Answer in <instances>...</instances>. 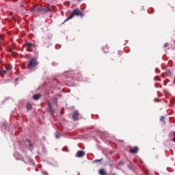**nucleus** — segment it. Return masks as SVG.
Returning <instances> with one entry per match:
<instances>
[{
  "label": "nucleus",
  "instance_id": "10",
  "mask_svg": "<svg viewBox=\"0 0 175 175\" xmlns=\"http://www.w3.org/2000/svg\"><path fill=\"white\" fill-rule=\"evenodd\" d=\"M5 70H12V68L11 65L8 64L5 66Z\"/></svg>",
  "mask_w": 175,
  "mask_h": 175
},
{
  "label": "nucleus",
  "instance_id": "20",
  "mask_svg": "<svg viewBox=\"0 0 175 175\" xmlns=\"http://www.w3.org/2000/svg\"><path fill=\"white\" fill-rule=\"evenodd\" d=\"M43 11L47 12H50L51 10L50 9H44Z\"/></svg>",
  "mask_w": 175,
  "mask_h": 175
},
{
  "label": "nucleus",
  "instance_id": "11",
  "mask_svg": "<svg viewBox=\"0 0 175 175\" xmlns=\"http://www.w3.org/2000/svg\"><path fill=\"white\" fill-rule=\"evenodd\" d=\"M27 110H32V104H31L30 103H27Z\"/></svg>",
  "mask_w": 175,
  "mask_h": 175
},
{
  "label": "nucleus",
  "instance_id": "15",
  "mask_svg": "<svg viewBox=\"0 0 175 175\" xmlns=\"http://www.w3.org/2000/svg\"><path fill=\"white\" fill-rule=\"evenodd\" d=\"M44 9L42 7L37 8L36 12L39 13V12H43Z\"/></svg>",
  "mask_w": 175,
  "mask_h": 175
},
{
  "label": "nucleus",
  "instance_id": "26",
  "mask_svg": "<svg viewBox=\"0 0 175 175\" xmlns=\"http://www.w3.org/2000/svg\"><path fill=\"white\" fill-rule=\"evenodd\" d=\"M31 12H35V10H34V9H32V10H31Z\"/></svg>",
  "mask_w": 175,
  "mask_h": 175
},
{
  "label": "nucleus",
  "instance_id": "5",
  "mask_svg": "<svg viewBox=\"0 0 175 175\" xmlns=\"http://www.w3.org/2000/svg\"><path fill=\"white\" fill-rule=\"evenodd\" d=\"M48 107L49 110V113H51V116H54L55 111L53 109V105L51 102L48 103Z\"/></svg>",
  "mask_w": 175,
  "mask_h": 175
},
{
  "label": "nucleus",
  "instance_id": "4",
  "mask_svg": "<svg viewBox=\"0 0 175 175\" xmlns=\"http://www.w3.org/2000/svg\"><path fill=\"white\" fill-rule=\"evenodd\" d=\"M80 113H79L78 111H75L72 114V120L74 121H79V116Z\"/></svg>",
  "mask_w": 175,
  "mask_h": 175
},
{
  "label": "nucleus",
  "instance_id": "7",
  "mask_svg": "<svg viewBox=\"0 0 175 175\" xmlns=\"http://www.w3.org/2000/svg\"><path fill=\"white\" fill-rule=\"evenodd\" d=\"M85 155V153L84 152V151L79 150L77 152V157H78V158H81V157H84Z\"/></svg>",
  "mask_w": 175,
  "mask_h": 175
},
{
  "label": "nucleus",
  "instance_id": "12",
  "mask_svg": "<svg viewBox=\"0 0 175 175\" xmlns=\"http://www.w3.org/2000/svg\"><path fill=\"white\" fill-rule=\"evenodd\" d=\"M165 75L168 76V77H170L172 76V71H170V70H167L165 71Z\"/></svg>",
  "mask_w": 175,
  "mask_h": 175
},
{
  "label": "nucleus",
  "instance_id": "9",
  "mask_svg": "<svg viewBox=\"0 0 175 175\" xmlns=\"http://www.w3.org/2000/svg\"><path fill=\"white\" fill-rule=\"evenodd\" d=\"M98 173L100 175H107V173H106V171H105V169H100L98 171Z\"/></svg>",
  "mask_w": 175,
  "mask_h": 175
},
{
  "label": "nucleus",
  "instance_id": "19",
  "mask_svg": "<svg viewBox=\"0 0 175 175\" xmlns=\"http://www.w3.org/2000/svg\"><path fill=\"white\" fill-rule=\"evenodd\" d=\"M164 47H169V44L167 42H166L165 44H164Z\"/></svg>",
  "mask_w": 175,
  "mask_h": 175
},
{
  "label": "nucleus",
  "instance_id": "13",
  "mask_svg": "<svg viewBox=\"0 0 175 175\" xmlns=\"http://www.w3.org/2000/svg\"><path fill=\"white\" fill-rule=\"evenodd\" d=\"M0 73L1 75H6V73H8V70H0Z\"/></svg>",
  "mask_w": 175,
  "mask_h": 175
},
{
  "label": "nucleus",
  "instance_id": "1",
  "mask_svg": "<svg viewBox=\"0 0 175 175\" xmlns=\"http://www.w3.org/2000/svg\"><path fill=\"white\" fill-rule=\"evenodd\" d=\"M75 16H80L81 17H83L84 16V13L80 10L79 8H75L70 16H68L64 21V23H66V21H69V20H71V18H73Z\"/></svg>",
  "mask_w": 175,
  "mask_h": 175
},
{
  "label": "nucleus",
  "instance_id": "27",
  "mask_svg": "<svg viewBox=\"0 0 175 175\" xmlns=\"http://www.w3.org/2000/svg\"><path fill=\"white\" fill-rule=\"evenodd\" d=\"M111 175H117V174H116L115 173H113V174H111Z\"/></svg>",
  "mask_w": 175,
  "mask_h": 175
},
{
  "label": "nucleus",
  "instance_id": "28",
  "mask_svg": "<svg viewBox=\"0 0 175 175\" xmlns=\"http://www.w3.org/2000/svg\"><path fill=\"white\" fill-rule=\"evenodd\" d=\"M18 79H16L15 81H17Z\"/></svg>",
  "mask_w": 175,
  "mask_h": 175
},
{
  "label": "nucleus",
  "instance_id": "2",
  "mask_svg": "<svg viewBox=\"0 0 175 175\" xmlns=\"http://www.w3.org/2000/svg\"><path fill=\"white\" fill-rule=\"evenodd\" d=\"M24 47L27 48V51H32V47H33V49H36V47H38V45H36V44H33V43L26 42L24 44Z\"/></svg>",
  "mask_w": 175,
  "mask_h": 175
},
{
  "label": "nucleus",
  "instance_id": "25",
  "mask_svg": "<svg viewBox=\"0 0 175 175\" xmlns=\"http://www.w3.org/2000/svg\"><path fill=\"white\" fill-rule=\"evenodd\" d=\"M12 2H17V0H12Z\"/></svg>",
  "mask_w": 175,
  "mask_h": 175
},
{
  "label": "nucleus",
  "instance_id": "24",
  "mask_svg": "<svg viewBox=\"0 0 175 175\" xmlns=\"http://www.w3.org/2000/svg\"><path fill=\"white\" fill-rule=\"evenodd\" d=\"M24 6V3H21V8H23Z\"/></svg>",
  "mask_w": 175,
  "mask_h": 175
},
{
  "label": "nucleus",
  "instance_id": "6",
  "mask_svg": "<svg viewBox=\"0 0 175 175\" xmlns=\"http://www.w3.org/2000/svg\"><path fill=\"white\" fill-rule=\"evenodd\" d=\"M139 151V148L137 146H135L134 148H132L130 149V152L131 154H136Z\"/></svg>",
  "mask_w": 175,
  "mask_h": 175
},
{
  "label": "nucleus",
  "instance_id": "23",
  "mask_svg": "<svg viewBox=\"0 0 175 175\" xmlns=\"http://www.w3.org/2000/svg\"><path fill=\"white\" fill-rule=\"evenodd\" d=\"M156 80L161 81V79H159V77H156Z\"/></svg>",
  "mask_w": 175,
  "mask_h": 175
},
{
  "label": "nucleus",
  "instance_id": "22",
  "mask_svg": "<svg viewBox=\"0 0 175 175\" xmlns=\"http://www.w3.org/2000/svg\"><path fill=\"white\" fill-rule=\"evenodd\" d=\"M100 161H102V159H96L95 160V162H100Z\"/></svg>",
  "mask_w": 175,
  "mask_h": 175
},
{
  "label": "nucleus",
  "instance_id": "21",
  "mask_svg": "<svg viewBox=\"0 0 175 175\" xmlns=\"http://www.w3.org/2000/svg\"><path fill=\"white\" fill-rule=\"evenodd\" d=\"M3 40V38H2V35H0V43Z\"/></svg>",
  "mask_w": 175,
  "mask_h": 175
},
{
  "label": "nucleus",
  "instance_id": "3",
  "mask_svg": "<svg viewBox=\"0 0 175 175\" xmlns=\"http://www.w3.org/2000/svg\"><path fill=\"white\" fill-rule=\"evenodd\" d=\"M36 66H38V62L36 59L33 58L29 61L28 68L29 69H33Z\"/></svg>",
  "mask_w": 175,
  "mask_h": 175
},
{
  "label": "nucleus",
  "instance_id": "18",
  "mask_svg": "<svg viewBox=\"0 0 175 175\" xmlns=\"http://www.w3.org/2000/svg\"><path fill=\"white\" fill-rule=\"evenodd\" d=\"M173 136H174V138L172 139V142H174V143H175V131H174V133H173Z\"/></svg>",
  "mask_w": 175,
  "mask_h": 175
},
{
  "label": "nucleus",
  "instance_id": "16",
  "mask_svg": "<svg viewBox=\"0 0 175 175\" xmlns=\"http://www.w3.org/2000/svg\"><path fill=\"white\" fill-rule=\"evenodd\" d=\"M27 142H29V147H33V145L31 143V141L29 139H27Z\"/></svg>",
  "mask_w": 175,
  "mask_h": 175
},
{
  "label": "nucleus",
  "instance_id": "17",
  "mask_svg": "<svg viewBox=\"0 0 175 175\" xmlns=\"http://www.w3.org/2000/svg\"><path fill=\"white\" fill-rule=\"evenodd\" d=\"M61 135L59 134V133H58V132H56V133H55V136H56V138L57 139H58L59 137V136H60Z\"/></svg>",
  "mask_w": 175,
  "mask_h": 175
},
{
  "label": "nucleus",
  "instance_id": "8",
  "mask_svg": "<svg viewBox=\"0 0 175 175\" xmlns=\"http://www.w3.org/2000/svg\"><path fill=\"white\" fill-rule=\"evenodd\" d=\"M41 96L42 95L40 94H37L33 96V98L34 99V100H39Z\"/></svg>",
  "mask_w": 175,
  "mask_h": 175
},
{
  "label": "nucleus",
  "instance_id": "14",
  "mask_svg": "<svg viewBox=\"0 0 175 175\" xmlns=\"http://www.w3.org/2000/svg\"><path fill=\"white\" fill-rule=\"evenodd\" d=\"M160 121L161 122H163V124H165V116H161V118H160Z\"/></svg>",
  "mask_w": 175,
  "mask_h": 175
}]
</instances>
